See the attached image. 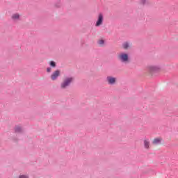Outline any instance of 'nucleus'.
Segmentation results:
<instances>
[{"instance_id": "13", "label": "nucleus", "mask_w": 178, "mask_h": 178, "mask_svg": "<svg viewBox=\"0 0 178 178\" xmlns=\"http://www.w3.org/2000/svg\"><path fill=\"white\" fill-rule=\"evenodd\" d=\"M98 44H99L100 45H102V44H104V40H99Z\"/></svg>"}, {"instance_id": "15", "label": "nucleus", "mask_w": 178, "mask_h": 178, "mask_svg": "<svg viewBox=\"0 0 178 178\" xmlns=\"http://www.w3.org/2000/svg\"><path fill=\"white\" fill-rule=\"evenodd\" d=\"M47 72H48V73H49V72H51V67L47 68Z\"/></svg>"}, {"instance_id": "3", "label": "nucleus", "mask_w": 178, "mask_h": 178, "mask_svg": "<svg viewBox=\"0 0 178 178\" xmlns=\"http://www.w3.org/2000/svg\"><path fill=\"white\" fill-rule=\"evenodd\" d=\"M120 58L122 60H123L124 62H126V60H127V59H129V56H127V54H122L120 55Z\"/></svg>"}, {"instance_id": "16", "label": "nucleus", "mask_w": 178, "mask_h": 178, "mask_svg": "<svg viewBox=\"0 0 178 178\" xmlns=\"http://www.w3.org/2000/svg\"><path fill=\"white\" fill-rule=\"evenodd\" d=\"M142 3H145L144 0H142Z\"/></svg>"}, {"instance_id": "8", "label": "nucleus", "mask_w": 178, "mask_h": 178, "mask_svg": "<svg viewBox=\"0 0 178 178\" xmlns=\"http://www.w3.org/2000/svg\"><path fill=\"white\" fill-rule=\"evenodd\" d=\"M145 148H149V142L145 140L144 141Z\"/></svg>"}, {"instance_id": "12", "label": "nucleus", "mask_w": 178, "mask_h": 178, "mask_svg": "<svg viewBox=\"0 0 178 178\" xmlns=\"http://www.w3.org/2000/svg\"><path fill=\"white\" fill-rule=\"evenodd\" d=\"M50 65H51V66H53V67H55V66H56V65L55 64V62H54V61H51L50 63Z\"/></svg>"}, {"instance_id": "9", "label": "nucleus", "mask_w": 178, "mask_h": 178, "mask_svg": "<svg viewBox=\"0 0 178 178\" xmlns=\"http://www.w3.org/2000/svg\"><path fill=\"white\" fill-rule=\"evenodd\" d=\"M15 131H16V133H19V132L22 131V127H17L15 128Z\"/></svg>"}, {"instance_id": "10", "label": "nucleus", "mask_w": 178, "mask_h": 178, "mask_svg": "<svg viewBox=\"0 0 178 178\" xmlns=\"http://www.w3.org/2000/svg\"><path fill=\"white\" fill-rule=\"evenodd\" d=\"M123 48H124V49H127V48H129V44H128L127 42L124 43V44H123Z\"/></svg>"}, {"instance_id": "7", "label": "nucleus", "mask_w": 178, "mask_h": 178, "mask_svg": "<svg viewBox=\"0 0 178 178\" xmlns=\"http://www.w3.org/2000/svg\"><path fill=\"white\" fill-rule=\"evenodd\" d=\"M161 141H162L161 138H155L153 140V144H159V143H161Z\"/></svg>"}, {"instance_id": "4", "label": "nucleus", "mask_w": 178, "mask_h": 178, "mask_svg": "<svg viewBox=\"0 0 178 178\" xmlns=\"http://www.w3.org/2000/svg\"><path fill=\"white\" fill-rule=\"evenodd\" d=\"M102 19H103L102 14H99L96 26H101V24H102Z\"/></svg>"}, {"instance_id": "5", "label": "nucleus", "mask_w": 178, "mask_h": 178, "mask_svg": "<svg viewBox=\"0 0 178 178\" xmlns=\"http://www.w3.org/2000/svg\"><path fill=\"white\" fill-rule=\"evenodd\" d=\"M59 76V71H56L52 75H51V79L56 80V78Z\"/></svg>"}, {"instance_id": "6", "label": "nucleus", "mask_w": 178, "mask_h": 178, "mask_svg": "<svg viewBox=\"0 0 178 178\" xmlns=\"http://www.w3.org/2000/svg\"><path fill=\"white\" fill-rule=\"evenodd\" d=\"M107 80L110 84H113V83L116 81V79L115 78H112L111 76H108Z\"/></svg>"}, {"instance_id": "14", "label": "nucleus", "mask_w": 178, "mask_h": 178, "mask_svg": "<svg viewBox=\"0 0 178 178\" xmlns=\"http://www.w3.org/2000/svg\"><path fill=\"white\" fill-rule=\"evenodd\" d=\"M19 178H27V177L24 176V175H20Z\"/></svg>"}, {"instance_id": "1", "label": "nucleus", "mask_w": 178, "mask_h": 178, "mask_svg": "<svg viewBox=\"0 0 178 178\" xmlns=\"http://www.w3.org/2000/svg\"><path fill=\"white\" fill-rule=\"evenodd\" d=\"M72 80H73V78L67 79L64 81V83L61 84L62 88H65L67 87V86H69V84H70V83H72Z\"/></svg>"}, {"instance_id": "2", "label": "nucleus", "mask_w": 178, "mask_h": 178, "mask_svg": "<svg viewBox=\"0 0 178 178\" xmlns=\"http://www.w3.org/2000/svg\"><path fill=\"white\" fill-rule=\"evenodd\" d=\"M158 69L159 68L156 67L150 66V67H147V71L149 72V73H154V72H156V70H158Z\"/></svg>"}, {"instance_id": "11", "label": "nucleus", "mask_w": 178, "mask_h": 178, "mask_svg": "<svg viewBox=\"0 0 178 178\" xmlns=\"http://www.w3.org/2000/svg\"><path fill=\"white\" fill-rule=\"evenodd\" d=\"M13 19H19V14H15L13 15Z\"/></svg>"}]
</instances>
